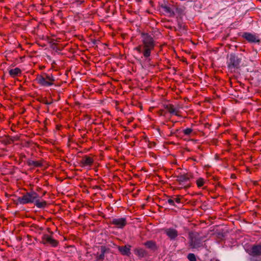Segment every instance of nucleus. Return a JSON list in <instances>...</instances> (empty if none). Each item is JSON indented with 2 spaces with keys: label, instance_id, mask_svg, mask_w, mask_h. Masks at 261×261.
Segmentation results:
<instances>
[{
  "label": "nucleus",
  "instance_id": "obj_3",
  "mask_svg": "<svg viewBox=\"0 0 261 261\" xmlns=\"http://www.w3.org/2000/svg\"><path fill=\"white\" fill-rule=\"evenodd\" d=\"M39 198V195L35 192H28L21 197H19L18 201L21 204L34 203Z\"/></svg>",
  "mask_w": 261,
  "mask_h": 261
},
{
  "label": "nucleus",
  "instance_id": "obj_20",
  "mask_svg": "<svg viewBox=\"0 0 261 261\" xmlns=\"http://www.w3.org/2000/svg\"><path fill=\"white\" fill-rule=\"evenodd\" d=\"M204 180L202 178H199L196 180V184H197L198 187H199V188L203 186L204 185Z\"/></svg>",
  "mask_w": 261,
  "mask_h": 261
},
{
  "label": "nucleus",
  "instance_id": "obj_24",
  "mask_svg": "<svg viewBox=\"0 0 261 261\" xmlns=\"http://www.w3.org/2000/svg\"><path fill=\"white\" fill-rule=\"evenodd\" d=\"M145 245L148 248H152L154 246V244L152 241H148L145 243Z\"/></svg>",
  "mask_w": 261,
  "mask_h": 261
},
{
  "label": "nucleus",
  "instance_id": "obj_1",
  "mask_svg": "<svg viewBox=\"0 0 261 261\" xmlns=\"http://www.w3.org/2000/svg\"><path fill=\"white\" fill-rule=\"evenodd\" d=\"M141 43L134 48V50L142 54L146 60H150L151 53L155 47L153 38L147 33H142L141 35Z\"/></svg>",
  "mask_w": 261,
  "mask_h": 261
},
{
  "label": "nucleus",
  "instance_id": "obj_21",
  "mask_svg": "<svg viewBox=\"0 0 261 261\" xmlns=\"http://www.w3.org/2000/svg\"><path fill=\"white\" fill-rule=\"evenodd\" d=\"M29 164L31 166H33L35 167H39L41 165V163L38 161H30L29 162Z\"/></svg>",
  "mask_w": 261,
  "mask_h": 261
},
{
  "label": "nucleus",
  "instance_id": "obj_17",
  "mask_svg": "<svg viewBox=\"0 0 261 261\" xmlns=\"http://www.w3.org/2000/svg\"><path fill=\"white\" fill-rule=\"evenodd\" d=\"M166 109L170 114L178 116V111L172 105L167 106Z\"/></svg>",
  "mask_w": 261,
  "mask_h": 261
},
{
  "label": "nucleus",
  "instance_id": "obj_15",
  "mask_svg": "<svg viewBox=\"0 0 261 261\" xmlns=\"http://www.w3.org/2000/svg\"><path fill=\"white\" fill-rule=\"evenodd\" d=\"M9 73L12 77H14L20 74L21 71L19 68L16 67L14 69H10Z\"/></svg>",
  "mask_w": 261,
  "mask_h": 261
},
{
  "label": "nucleus",
  "instance_id": "obj_12",
  "mask_svg": "<svg viewBox=\"0 0 261 261\" xmlns=\"http://www.w3.org/2000/svg\"><path fill=\"white\" fill-rule=\"evenodd\" d=\"M93 160L91 158L88 156L84 157L81 161V163L84 167L90 166L93 164Z\"/></svg>",
  "mask_w": 261,
  "mask_h": 261
},
{
  "label": "nucleus",
  "instance_id": "obj_13",
  "mask_svg": "<svg viewBox=\"0 0 261 261\" xmlns=\"http://www.w3.org/2000/svg\"><path fill=\"white\" fill-rule=\"evenodd\" d=\"M162 9L163 12L169 16H172L174 14L173 10L168 6H162Z\"/></svg>",
  "mask_w": 261,
  "mask_h": 261
},
{
  "label": "nucleus",
  "instance_id": "obj_2",
  "mask_svg": "<svg viewBox=\"0 0 261 261\" xmlns=\"http://www.w3.org/2000/svg\"><path fill=\"white\" fill-rule=\"evenodd\" d=\"M36 80L41 86L48 87L54 84L55 78L52 74L44 73L41 75H38Z\"/></svg>",
  "mask_w": 261,
  "mask_h": 261
},
{
  "label": "nucleus",
  "instance_id": "obj_18",
  "mask_svg": "<svg viewBox=\"0 0 261 261\" xmlns=\"http://www.w3.org/2000/svg\"><path fill=\"white\" fill-rule=\"evenodd\" d=\"M38 198H38L36 199V201L34 202L35 203V205L39 208L44 207L46 205V201L44 200L40 201Z\"/></svg>",
  "mask_w": 261,
  "mask_h": 261
},
{
  "label": "nucleus",
  "instance_id": "obj_4",
  "mask_svg": "<svg viewBox=\"0 0 261 261\" xmlns=\"http://www.w3.org/2000/svg\"><path fill=\"white\" fill-rule=\"evenodd\" d=\"M193 177L190 173L180 174L177 176L176 180L179 185L184 188H188L191 187L190 179Z\"/></svg>",
  "mask_w": 261,
  "mask_h": 261
},
{
  "label": "nucleus",
  "instance_id": "obj_23",
  "mask_svg": "<svg viewBox=\"0 0 261 261\" xmlns=\"http://www.w3.org/2000/svg\"><path fill=\"white\" fill-rule=\"evenodd\" d=\"M70 2L73 4L75 3L77 5H80L85 2V0H70Z\"/></svg>",
  "mask_w": 261,
  "mask_h": 261
},
{
  "label": "nucleus",
  "instance_id": "obj_9",
  "mask_svg": "<svg viewBox=\"0 0 261 261\" xmlns=\"http://www.w3.org/2000/svg\"><path fill=\"white\" fill-rule=\"evenodd\" d=\"M111 223L117 228H122L126 225V219L124 218H115L112 219Z\"/></svg>",
  "mask_w": 261,
  "mask_h": 261
},
{
  "label": "nucleus",
  "instance_id": "obj_16",
  "mask_svg": "<svg viewBox=\"0 0 261 261\" xmlns=\"http://www.w3.org/2000/svg\"><path fill=\"white\" fill-rule=\"evenodd\" d=\"M101 253L100 254H97L96 259L97 261H102L105 258V253L106 251V247L105 246H101L100 248Z\"/></svg>",
  "mask_w": 261,
  "mask_h": 261
},
{
  "label": "nucleus",
  "instance_id": "obj_25",
  "mask_svg": "<svg viewBox=\"0 0 261 261\" xmlns=\"http://www.w3.org/2000/svg\"><path fill=\"white\" fill-rule=\"evenodd\" d=\"M183 132L185 135H189L192 132V129L190 128H187L184 130Z\"/></svg>",
  "mask_w": 261,
  "mask_h": 261
},
{
  "label": "nucleus",
  "instance_id": "obj_10",
  "mask_svg": "<svg viewBox=\"0 0 261 261\" xmlns=\"http://www.w3.org/2000/svg\"><path fill=\"white\" fill-rule=\"evenodd\" d=\"M165 232L171 240L175 239L178 236L177 231L173 228L166 229Z\"/></svg>",
  "mask_w": 261,
  "mask_h": 261
},
{
  "label": "nucleus",
  "instance_id": "obj_26",
  "mask_svg": "<svg viewBox=\"0 0 261 261\" xmlns=\"http://www.w3.org/2000/svg\"><path fill=\"white\" fill-rule=\"evenodd\" d=\"M167 202L171 205H175L174 204V200H173V198L168 199Z\"/></svg>",
  "mask_w": 261,
  "mask_h": 261
},
{
  "label": "nucleus",
  "instance_id": "obj_19",
  "mask_svg": "<svg viewBox=\"0 0 261 261\" xmlns=\"http://www.w3.org/2000/svg\"><path fill=\"white\" fill-rule=\"evenodd\" d=\"M136 253L139 256L142 257L145 254V251L142 249H137L135 250Z\"/></svg>",
  "mask_w": 261,
  "mask_h": 261
},
{
  "label": "nucleus",
  "instance_id": "obj_8",
  "mask_svg": "<svg viewBox=\"0 0 261 261\" xmlns=\"http://www.w3.org/2000/svg\"><path fill=\"white\" fill-rule=\"evenodd\" d=\"M242 36L246 40L251 43H259L260 42L259 39L257 36L250 33H244Z\"/></svg>",
  "mask_w": 261,
  "mask_h": 261
},
{
  "label": "nucleus",
  "instance_id": "obj_6",
  "mask_svg": "<svg viewBox=\"0 0 261 261\" xmlns=\"http://www.w3.org/2000/svg\"><path fill=\"white\" fill-rule=\"evenodd\" d=\"M241 63V59L234 55H230L227 61V66L230 70L238 68Z\"/></svg>",
  "mask_w": 261,
  "mask_h": 261
},
{
  "label": "nucleus",
  "instance_id": "obj_14",
  "mask_svg": "<svg viewBox=\"0 0 261 261\" xmlns=\"http://www.w3.org/2000/svg\"><path fill=\"white\" fill-rule=\"evenodd\" d=\"M119 250L122 255H129L130 254V246H124L119 247Z\"/></svg>",
  "mask_w": 261,
  "mask_h": 261
},
{
  "label": "nucleus",
  "instance_id": "obj_22",
  "mask_svg": "<svg viewBox=\"0 0 261 261\" xmlns=\"http://www.w3.org/2000/svg\"><path fill=\"white\" fill-rule=\"evenodd\" d=\"M187 257L190 261H196L195 255L193 253L189 254Z\"/></svg>",
  "mask_w": 261,
  "mask_h": 261
},
{
  "label": "nucleus",
  "instance_id": "obj_11",
  "mask_svg": "<svg viewBox=\"0 0 261 261\" xmlns=\"http://www.w3.org/2000/svg\"><path fill=\"white\" fill-rule=\"evenodd\" d=\"M249 253L254 256L260 255L261 254V245L253 246L251 248Z\"/></svg>",
  "mask_w": 261,
  "mask_h": 261
},
{
  "label": "nucleus",
  "instance_id": "obj_27",
  "mask_svg": "<svg viewBox=\"0 0 261 261\" xmlns=\"http://www.w3.org/2000/svg\"><path fill=\"white\" fill-rule=\"evenodd\" d=\"M173 199L174 200V204L175 203H179L180 202V198L179 197H175V198H173Z\"/></svg>",
  "mask_w": 261,
  "mask_h": 261
},
{
  "label": "nucleus",
  "instance_id": "obj_5",
  "mask_svg": "<svg viewBox=\"0 0 261 261\" xmlns=\"http://www.w3.org/2000/svg\"><path fill=\"white\" fill-rule=\"evenodd\" d=\"M190 246L193 248H198L202 245V239L198 234L190 235Z\"/></svg>",
  "mask_w": 261,
  "mask_h": 261
},
{
  "label": "nucleus",
  "instance_id": "obj_7",
  "mask_svg": "<svg viewBox=\"0 0 261 261\" xmlns=\"http://www.w3.org/2000/svg\"><path fill=\"white\" fill-rule=\"evenodd\" d=\"M42 242L44 244L50 245L53 247H56L58 244L57 241L54 239L51 236L48 234H44L42 236Z\"/></svg>",
  "mask_w": 261,
  "mask_h": 261
}]
</instances>
